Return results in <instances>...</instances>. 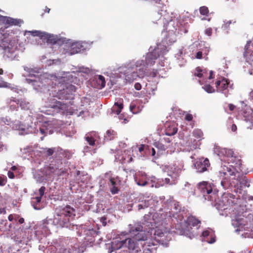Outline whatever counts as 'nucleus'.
I'll return each instance as SVG.
<instances>
[{"mask_svg": "<svg viewBox=\"0 0 253 253\" xmlns=\"http://www.w3.org/2000/svg\"><path fill=\"white\" fill-rule=\"evenodd\" d=\"M54 215L53 223L61 227H68L70 225V218L75 216V210L69 205L57 209Z\"/></svg>", "mask_w": 253, "mask_h": 253, "instance_id": "f257e3e1", "label": "nucleus"}, {"mask_svg": "<svg viewBox=\"0 0 253 253\" xmlns=\"http://www.w3.org/2000/svg\"><path fill=\"white\" fill-rule=\"evenodd\" d=\"M220 176L222 177L221 185L226 188L228 186L234 187L239 183L240 173L236 169L229 166H224L222 171H220Z\"/></svg>", "mask_w": 253, "mask_h": 253, "instance_id": "f03ea898", "label": "nucleus"}, {"mask_svg": "<svg viewBox=\"0 0 253 253\" xmlns=\"http://www.w3.org/2000/svg\"><path fill=\"white\" fill-rule=\"evenodd\" d=\"M201 221L195 216L191 215L188 217L185 222L184 227L182 229V234L192 239L197 236L198 233L197 230L198 226L200 227Z\"/></svg>", "mask_w": 253, "mask_h": 253, "instance_id": "7ed1b4c3", "label": "nucleus"}, {"mask_svg": "<svg viewBox=\"0 0 253 253\" xmlns=\"http://www.w3.org/2000/svg\"><path fill=\"white\" fill-rule=\"evenodd\" d=\"M238 198H236L233 194L224 193L219 201V206L223 210L227 209L229 207L237 204Z\"/></svg>", "mask_w": 253, "mask_h": 253, "instance_id": "20e7f679", "label": "nucleus"}, {"mask_svg": "<svg viewBox=\"0 0 253 253\" xmlns=\"http://www.w3.org/2000/svg\"><path fill=\"white\" fill-rule=\"evenodd\" d=\"M76 90L75 86L72 84H69L65 88L60 90L57 93L55 97L62 100L73 99L74 92Z\"/></svg>", "mask_w": 253, "mask_h": 253, "instance_id": "39448f33", "label": "nucleus"}, {"mask_svg": "<svg viewBox=\"0 0 253 253\" xmlns=\"http://www.w3.org/2000/svg\"><path fill=\"white\" fill-rule=\"evenodd\" d=\"M169 235V232L167 231L163 232L162 229L158 228L155 230L154 238L159 243L167 246L168 242L170 239Z\"/></svg>", "mask_w": 253, "mask_h": 253, "instance_id": "423d86ee", "label": "nucleus"}, {"mask_svg": "<svg viewBox=\"0 0 253 253\" xmlns=\"http://www.w3.org/2000/svg\"><path fill=\"white\" fill-rule=\"evenodd\" d=\"M160 56V54L158 50L155 49L152 52L147 53L146 55L145 60L144 61L141 60L140 65L152 66L155 63V60Z\"/></svg>", "mask_w": 253, "mask_h": 253, "instance_id": "0eeeda50", "label": "nucleus"}, {"mask_svg": "<svg viewBox=\"0 0 253 253\" xmlns=\"http://www.w3.org/2000/svg\"><path fill=\"white\" fill-rule=\"evenodd\" d=\"M129 232L132 235H134L133 238L135 241H145L147 239V236L142 231V227L140 226L131 227Z\"/></svg>", "mask_w": 253, "mask_h": 253, "instance_id": "6e6552de", "label": "nucleus"}, {"mask_svg": "<svg viewBox=\"0 0 253 253\" xmlns=\"http://www.w3.org/2000/svg\"><path fill=\"white\" fill-rule=\"evenodd\" d=\"M48 106L53 109L56 113L64 112L67 109V105L66 103L57 101L55 99H51L49 101Z\"/></svg>", "mask_w": 253, "mask_h": 253, "instance_id": "1a4fd4ad", "label": "nucleus"}, {"mask_svg": "<svg viewBox=\"0 0 253 253\" xmlns=\"http://www.w3.org/2000/svg\"><path fill=\"white\" fill-rule=\"evenodd\" d=\"M199 189L203 194V196L205 197L206 199L210 201L213 200L211 195H209L212 193V189L210 183L206 181H203L199 184Z\"/></svg>", "mask_w": 253, "mask_h": 253, "instance_id": "9d476101", "label": "nucleus"}, {"mask_svg": "<svg viewBox=\"0 0 253 253\" xmlns=\"http://www.w3.org/2000/svg\"><path fill=\"white\" fill-rule=\"evenodd\" d=\"M194 166L198 172H203L207 170L208 168L210 166V163L207 158H200L196 160Z\"/></svg>", "mask_w": 253, "mask_h": 253, "instance_id": "9b49d317", "label": "nucleus"}, {"mask_svg": "<svg viewBox=\"0 0 253 253\" xmlns=\"http://www.w3.org/2000/svg\"><path fill=\"white\" fill-rule=\"evenodd\" d=\"M124 244H125L124 240H115L112 242L111 244H106V248L108 250V252L109 253H112L121 248H125Z\"/></svg>", "mask_w": 253, "mask_h": 253, "instance_id": "f8f14e48", "label": "nucleus"}, {"mask_svg": "<svg viewBox=\"0 0 253 253\" xmlns=\"http://www.w3.org/2000/svg\"><path fill=\"white\" fill-rule=\"evenodd\" d=\"M145 74V71L143 69H139V72L134 71L131 73H127L125 76L126 80L129 83L133 82L137 78L143 77Z\"/></svg>", "mask_w": 253, "mask_h": 253, "instance_id": "ddd939ff", "label": "nucleus"}, {"mask_svg": "<svg viewBox=\"0 0 253 253\" xmlns=\"http://www.w3.org/2000/svg\"><path fill=\"white\" fill-rule=\"evenodd\" d=\"M249 186L250 184L246 177L241 176L239 178V183L234 187L235 188V191L237 193L241 194L244 188L249 187Z\"/></svg>", "mask_w": 253, "mask_h": 253, "instance_id": "4468645a", "label": "nucleus"}, {"mask_svg": "<svg viewBox=\"0 0 253 253\" xmlns=\"http://www.w3.org/2000/svg\"><path fill=\"white\" fill-rule=\"evenodd\" d=\"M192 134L195 138L198 139V140H194L193 144L191 146V149H196L201 144L200 140L203 138V133L201 129L197 128L193 130Z\"/></svg>", "mask_w": 253, "mask_h": 253, "instance_id": "2eb2a0df", "label": "nucleus"}, {"mask_svg": "<svg viewBox=\"0 0 253 253\" xmlns=\"http://www.w3.org/2000/svg\"><path fill=\"white\" fill-rule=\"evenodd\" d=\"M229 84V81L224 78L221 80L217 81L215 83V86L217 92H223L227 89Z\"/></svg>", "mask_w": 253, "mask_h": 253, "instance_id": "dca6fc26", "label": "nucleus"}, {"mask_svg": "<svg viewBox=\"0 0 253 253\" xmlns=\"http://www.w3.org/2000/svg\"><path fill=\"white\" fill-rule=\"evenodd\" d=\"M47 171L49 174L57 176H61L66 172L65 169H58L51 166L48 168Z\"/></svg>", "mask_w": 253, "mask_h": 253, "instance_id": "f3484780", "label": "nucleus"}, {"mask_svg": "<svg viewBox=\"0 0 253 253\" xmlns=\"http://www.w3.org/2000/svg\"><path fill=\"white\" fill-rule=\"evenodd\" d=\"M45 190V187L44 186H42L39 189L40 196L33 198L32 202L35 209H40V208L37 207V204H39L41 202L42 198L44 195Z\"/></svg>", "mask_w": 253, "mask_h": 253, "instance_id": "a211bd4d", "label": "nucleus"}, {"mask_svg": "<svg viewBox=\"0 0 253 253\" xmlns=\"http://www.w3.org/2000/svg\"><path fill=\"white\" fill-rule=\"evenodd\" d=\"M82 47L83 46L78 42L72 43L70 49L66 53L69 55L75 54L81 51Z\"/></svg>", "mask_w": 253, "mask_h": 253, "instance_id": "6ab92c4d", "label": "nucleus"}, {"mask_svg": "<svg viewBox=\"0 0 253 253\" xmlns=\"http://www.w3.org/2000/svg\"><path fill=\"white\" fill-rule=\"evenodd\" d=\"M43 40H45L47 43L54 44L60 41V39L58 38L56 36L50 35L45 33L44 37L42 38Z\"/></svg>", "mask_w": 253, "mask_h": 253, "instance_id": "aec40b11", "label": "nucleus"}, {"mask_svg": "<svg viewBox=\"0 0 253 253\" xmlns=\"http://www.w3.org/2000/svg\"><path fill=\"white\" fill-rule=\"evenodd\" d=\"M154 200L152 198L148 197L147 199L142 201L141 203L139 204L137 206L138 210L145 209L148 208L152 204H153Z\"/></svg>", "mask_w": 253, "mask_h": 253, "instance_id": "412c9836", "label": "nucleus"}, {"mask_svg": "<svg viewBox=\"0 0 253 253\" xmlns=\"http://www.w3.org/2000/svg\"><path fill=\"white\" fill-rule=\"evenodd\" d=\"M93 82L96 83V87L102 88L105 86V78L102 75L96 76L94 77Z\"/></svg>", "mask_w": 253, "mask_h": 253, "instance_id": "4be33fe9", "label": "nucleus"}, {"mask_svg": "<svg viewBox=\"0 0 253 253\" xmlns=\"http://www.w3.org/2000/svg\"><path fill=\"white\" fill-rule=\"evenodd\" d=\"M125 242V248H127L129 250H135L137 248L135 240L132 238H127L124 240Z\"/></svg>", "mask_w": 253, "mask_h": 253, "instance_id": "5701e85b", "label": "nucleus"}, {"mask_svg": "<svg viewBox=\"0 0 253 253\" xmlns=\"http://www.w3.org/2000/svg\"><path fill=\"white\" fill-rule=\"evenodd\" d=\"M202 236L206 238V241L210 244H212L215 242V236L209 230H205L202 232Z\"/></svg>", "mask_w": 253, "mask_h": 253, "instance_id": "b1692460", "label": "nucleus"}, {"mask_svg": "<svg viewBox=\"0 0 253 253\" xmlns=\"http://www.w3.org/2000/svg\"><path fill=\"white\" fill-rule=\"evenodd\" d=\"M177 131L176 125L173 123L170 124L166 126L165 134L168 136H171L176 134Z\"/></svg>", "mask_w": 253, "mask_h": 253, "instance_id": "393cba45", "label": "nucleus"}, {"mask_svg": "<svg viewBox=\"0 0 253 253\" xmlns=\"http://www.w3.org/2000/svg\"><path fill=\"white\" fill-rule=\"evenodd\" d=\"M129 153H130V152L128 151H124L122 159V163H129L133 161L132 156L130 154H128Z\"/></svg>", "mask_w": 253, "mask_h": 253, "instance_id": "a878e982", "label": "nucleus"}, {"mask_svg": "<svg viewBox=\"0 0 253 253\" xmlns=\"http://www.w3.org/2000/svg\"><path fill=\"white\" fill-rule=\"evenodd\" d=\"M110 192L112 194H117L119 192V188L116 186V182L115 181V179L114 177H111L110 178Z\"/></svg>", "mask_w": 253, "mask_h": 253, "instance_id": "bb28decb", "label": "nucleus"}, {"mask_svg": "<svg viewBox=\"0 0 253 253\" xmlns=\"http://www.w3.org/2000/svg\"><path fill=\"white\" fill-rule=\"evenodd\" d=\"M21 20L19 19H14L13 18L7 16L6 25L8 26L19 25L21 23Z\"/></svg>", "mask_w": 253, "mask_h": 253, "instance_id": "cd10ccee", "label": "nucleus"}, {"mask_svg": "<svg viewBox=\"0 0 253 253\" xmlns=\"http://www.w3.org/2000/svg\"><path fill=\"white\" fill-rule=\"evenodd\" d=\"M116 132L113 130H108L106 132L105 138L107 140H111L115 138Z\"/></svg>", "mask_w": 253, "mask_h": 253, "instance_id": "c85d7f7f", "label": "nucleus"}, {"mask_svg": "<svg viewBox=\"0 0 253 253\" xmlns=\"http://www.w3.org/2000/svg\"><path fill=\"white\" fill-rule=\"evenodd\" d=\"M135 181L137 184L140 186H145L148 184V182L143 178H140L138 177H135Z\"/></svg>", "mask_w": 253, "mask_h": 253, "instance_id": "c756f323", "label": "nucleus"}, {"mask_svg": "<svg viewBox=\"0 0 253 253\" xmlns=\"http://www.w3.org/2000/svg\"><path fill=\"white\" fill-rule=\"evenodd\" d=\"M123 103L122 102H115L114 104L115 107H117V108L115 110L114 108V110L115 111L117 115H119L122 111V109L123 108Z\"/></svg>", "mask_w": 253, "mask_h": 253, "instance_id": "7c9ffc66", "label": "nucleus"}, {"mask_svg": "<svg viewBox=\"0 0 253 253\" xmlns=\"http://www.w3.org/2000/svg\"><path fill=\"white\" fill-rule=\"evenodd\" d=\"M24 70L28 73L29 76L31 77H36L35 74L38 73V72L36 71L35 69L28 67H25Z\"/></svg>", "mask_w": 253, "mask_h": 253, "instance_id": "2f4dec72", "label": "nucleus"}, {"mask_svg": "<svg viewBox=\"0 0 253 253\" xmlns=\"http://www.w3.org/2000/svg\"><path fill=\"white\" fill-rule=\"evenodd\" d=\"M236 21L235 20H229L227 22L225 23L222 26V28L224 30H228L230 28V24H236Z\"/></svg>", "mask_w": 253, "mask_h": 253, "instance_id": "473e14b6", "label": "nucleus"}, {"mask_svg": "<svg viewBox=\"0 0 253 253\" xmlns=\"http://www.w3.org/2000/svg\"><path fill=\"white\" fill-rule=\"evenodd\" d=\"M85 139L90 145L94 146L95 145V140L91 136H89V135L86 134L85 136Z\"/></svg>", "mask_w": 253, "mask_h": 253, "instance_id": "72a5a7b5", "label": "nucleus"}, {"mask_svg": "<svg viewBox=\"0 0 253 253\" xmlns=\"http://www.w3.org/2000/svg\"><path fill=\"white\" fill-rule=\"evenodd\" d=\"M130 110L133 114H137L139 112V107L138 106H136V105L134 103H132L129 107Z\"/></svg>", "mask_w": 253, "mask_h": 253, "instance_id": "f704fd0d", "label": "nucleus"}, {"mask_svg": "<svg viewBox=\"0 0 253 253\" xmlns=\"http://www.w3.org/2000/svg\"><path fill=\"white\" fill-rule=\"evenodd\" d=\"M169 177L166 178L164 180L165 183L169 185H173L175 184V180L173 179L171 176L169 175Z\"/></svg>", "mask_w": 253, "mask_h": 253, "instance_id": "c9c22d12", "label": "nucleus"}, {"mask_svg": "<svg viewBox=\"0 0 253 253\" xmlns=\"http://www.w3.org/2000/svg\"><path fill=\"white\" fill-rule=\"evenodd\" d=\"M31 33L33 36L39 37L42 39L45 33L42 32L40 31H32Z\"/></svg>", "mask_w": 253, "mask_h": 253, "instance_id": "e433bc0d", "label": "nucleus"}, {"mask_svg": "<svg viewBox=\"0 0 253 253\" xmlns=\"http://www.w3.org/2000/svg\"><path fill=\"white\" fill-rule=\"evenodd\" d=\"M203 88L208 93H212L214 92V89L210 84H207Z\"/></svg>", "mask_w": 253, "mask_h": 253, "instance_id": "4c0bfd02", "label": "nucleus"}, {"mask_svg": "<svg viewBox=\"0 0 253 253\" xmlns=\"http://www.w3.org/2000/svg\"><path fill=\"white\" fill-rule=\"evenodd\" d=\"M200 12L202 15H207L209 13L208 8L206 6L201 7L200 8Z\"/></svg>", "mask_w": 253, "mask_h": 253, "instance_id": "58836bf2", "label": "nucleus"}, {"mask_svg": "<svg viewBox=\"0 0 253 253\" xmlns=\"http://www.w3.org/2000/svg\"><path fill=\"white\" fill-rule=\"evenodd\" d=\"M196 71L197 72L194 73V76H197L199 78H202L203 76V74L202 73V70L200 69V67H197L196 69Z\"/></svg>", "mask_w": 253, "mask_h": 253, "instance_id": "ea45409f", "label": "nucleus"}, {"mask_svg": "<svg viewBox=\"0 0 253 253\" xmlns=\"http://www.w3.org/2000/svg\"><path fill=\"white\" fill-rule=\"evenodd\" d=\"M7 18V16L0 15V24L6 25Z\"/></svg>", "mask_w": 253, "mask_h": 253, "instance_id": "a19ab883", "label": "nucleus"}, {"mask_svg": "<svg viewBox=\"0 0 253 253\" xmlns=\"http://www.w3.org/2000/svg\"><path fill=\"white\" fill-rule=\"evenodd\" d=\"M55 148H48L46 151V155L48 156H50L53 155L55 152Z\"/></svg>", "mask_w": 253, "mask_h": 253, "instance_id": "79ce46f5", "label": "nucleus"}, {"mask_svg": "<svg viewBox=\"0 0 253 253\" xmlns=\"http://www.w3.org/2000/svg\"><path fill=\"white\" fill-rule=\"evenodd\" d=\"M193 116L190 114H187L185 117V120L187 121H191L193 120Z\"/></svg>", "mask_w": 253, "mask_h": 253, "instance_id": "37998d69", "label": "nucleus"}, {"mask_svg": "<svg viewBox=\"0 0 253 253\" xmlns=\"http://www.w3.org/2000/svg\"><path fill=\"white\" fill-rule=\"evenodd\" d=\"M14 102H15L17 105H19L21 107H24V104H25V102L21 100H17V101L13 100Z\"/></svg>", "mask_w": 253, "mask_h": 253, "instance_id": "c03bdc74", "label": "nucleus"}, {"mask_svg": "<svg viewBox=\"0 0 253 253\" xmlns=\"http://www.w3.org/2000/svg\"><path fill=\"white\" fill-rule=\"evenodd\" d=\"M134 88L137 90H139L141 89V85L140 84L137 83L134 84Z\"/></svg>", "mask_w": 253, "mask_h": 253, "instance_id": "a18cd8bd", "label": "nucleus"}, {"mask_svg": "<svg viewBox=\"0 0 253 253\" xmlns=\"http://www.w3.org/2000/svg\"><path fill=\"white\" fill-rule=\"evenodd\" d=\"M205 33L208 36H211L212 34V29L211 28H208L205 30Z\"/></svg>", "mask_w": 253, "mask_h": 253, "instance_id": "49530a36", "label": "nucleus"}, {"mask_svg": "<svg viewBox=\"0 0 253 253\" xmlns=\"http://www.w3.org/2000/svg\"><path fill=\"white\" fill-rule=\"evenodd\" d=\"M196 57L197 59H201L202 58V51H198L196 53Z\"/></svg>", "mask_w": 253, "mask_h": 253, "instance_id": "de8ad7c7", "label": "nucleus"}, {"mask_svg": "<svg viewBox=\"0 0 253 253\" xmlns=\"http://www.w3.org/2000/svg\"><path fill=\"white\" fill-rule=\"evenodd\" d=\"M231 129L233 132H235L237 129L236 125L234 124H232V125L231 126Z\"/></svg>", "mask_w": 253, "mask_h": 253, "instance_id": "09e8293b", "label": "nucleus"}, {"mask_svg": "<svg viewBox=\"0 0 253 253\" xmlns=\"http://www.w3.org/2000/svg\"><path fill=\"white\" fill-rule=\"evenodd\" d=\"M7 175H8L9 178H10L11 179H12V178H14V176H14V174L12 172H11L10 171H9L8 172Z\"/></svg>", "mask_w": 253, "mask_h": 253, "instance_id": "8fccbe9b", "label": "nucleus"}, {"mask_svg": "<svg viewBox=\"0 0 253 253\" xmlns=\"http://www.w3.org/2000/svg\"><path fill=\"white\" fill-rule=\"evenodd\" d=\"M5 184L4 179L0 176V186H3Z\"/></svg>", "mask_w": 253, "mask_h": 253, "instance_id": "3c124183", "label": "nucleus"}, {"mask_svg": "<svg viewBox=\"0 0 253 253\" xmlns=\"http://www.w3.org/2000/svg\"><path fill=\"white\" fill-rule=\"evenodd\" d=\"M9 108L11 111H14V110H17L18 106L15 105H10Z\"/></svg>", "mask_w": 253, "mask_h": 253, "instance_id": "603ef678", "label": "nucleus"}, {"mask_svg": "<svg viewBox=\"0 0 253 253\" xmlns=\"http://www.w3.org/2000/svg\"><path fill=\"white\" fill-rule=\"evenodd\" d=\"M145 145L144 144H141L140 145V146L138 148V150L140 152H142L144 150V148H145Z\"/></svg>", "mask_w": 253, "mask_h": 253, "instance_id": "864d4df0", "label": "nucleus"}, {"mask_svg": "<svg viewBox=\"0 0 253 253\" xmlns=\"http://www.w3.org/2000/svg\"><path fill=\"white\" fill-rule=\"evenodd\" d=\"M235 108V106L233 104H230L229 105V109L230 110V111H233Z\"/></svg>", "mask_w": 253, "mask_h": 253, "instance_id": "5fc2aeb1", "label": "nucleus"}, {"mask_svg": "<svg viewBox=\"0 0 253 253\" xmlns=\"http://www.w3.org/2000/svg\"><path fill=\"white\" fill-rule=\"evenodd\" d=\"M214 78V74H213V71H210V76L209 77V79H212Z\"/></svg>", "mask_w": 253, "mask_h": 253, "instance_id": "6e6d98bb", "label": "nucleus"}, {"mask_svg": "<svg viewBox=\"0 0 253 253\" xmlns=\"http://www.w3.org/2000/svg\"><path fill=\"white\" fill-rule=\"evenodd\" d=\"M8 219L10 221H12L13 219V216L12 214L9 215V216L8 217Z\"/></svg>", "mask_w": 253, "mask_h": 253, "instance_id": "4d7b16f0", "label": "nucleus"}, {"mask_svg": "<svg viewBox=\"0 0 253 253\" xmlns=\"http://www.w3.org/2000/svg\"><path fill=\"white\" fill-rule=\"evenodd\" d=\"M18 222L19 223L22 224L24 222V219L23 218H20L19 219Z\"/></svg>", "mask_w": 253, "mask_h": 253, "instance_id": "13d9d810", "label": "nucleus"}, {"mask_svg": "<svg viewBox=\"0 0 253 253\" xmlns=\"http://www.w3.org/2000/svg\"><path fill=\"white\" fill-rule=\"evenodd\" d=\"M59 253H61V252H66L67 251V249H62V248H61L60 249H59Z\"/></svg>", "mask_w": 253, "mask_h": 253, "instance_id": "bf43d9fd", "label": "nucleus"}, {"mask_svg": "<svg viewBox=\"0 0 253 253\" xmlns=\"http://www.w3.org/2000/svg\"><path fill=\"white\" fill-rule=\"evenodd\" d=\"M2 213H6V211H5V209L3 208L0 209V214Z\"/></svg>", "mask_w": 253, "mask_h": 253, "instance_id": "052dcab7", "label": "nucleus"}, {"mask_svg": "<svg viewBox=\"0 0 253 253\" xmlns=\"http://www.w3.org/2000/svg\"><path fill=\"white\" fill-rule=\"evenodd\" d=\"M40 131L41 134H43L45 133V131L43 128H40Z\"/></svg>", "mask_w": 253, "mask_h": 253, "instance_id": "680f3d73", "label": "nucleus"}, {"mask_svg": "<svg viewBox=\"0 0 253 253\" xmlns=\"http://www.w3.org/2000/svg\"><path fill=\"white\" fill-rule=\"evenodd\" d=\"M3 145L1 142L0 141V152L3 150Z\"/></svg>", "mask_w": 253, "mask_h": 253, "instance_id": "e2e57ef3", "label": "nucleus"}, {"mask_svg": "<svg viewBox=\"0 0 253 253\" xmlns=\"http://www.w3.org/2000/svg\"><path fill=\"white\" fill-rule=\"evenodd\" d=\"M155 153H156L155 150L154 148H152V155L153 156H155Z\"/></svg>", "mask_w": 253, "mask_h": 253, "instance_id": "0e129e2a", "label": "nucleus"}, {"mask_svg": "<svg viewBox=\"0 0 253 253\" xmlns=\"http://www.w3.org/2000/svg\"><path fill=\"white\" fill-rule=\"evenodd\" d=\"M250 96L253 100V90L250 92Z\"/></svg>", "mask_w": 253, "mask_h": 253, "instance_id": "69168bd1", "label": "nucleus"}, {"mask_svg": "<svg viewBox=\"0 0 253 253\" xmlns=\"http://www.w3.org/2000/svg\"><path fill=\"white\" fill-rule=\"evenodd\" d=\"M106 219V218L105 217H102L101 218V220L104 222V221Z\"/></svg>", "mask_w": 253, "mask_h": 253, "instance_id": "338daca9", "label": "nucleus"}, {"mask_svg": "<svg viewBox=\"0 0 253 253\" xmlns=\"http://www.w3.org/2000/svg\"><path fill=\"white\" fill-rule=\"evenodd\" d=\"M3 73V71L2 69H0V75H2Z\"/></svg>", "mask_w": 253, "mask_h": 253, "instance_id": "774afa93", "label": "nucleus"}]
</instances>
